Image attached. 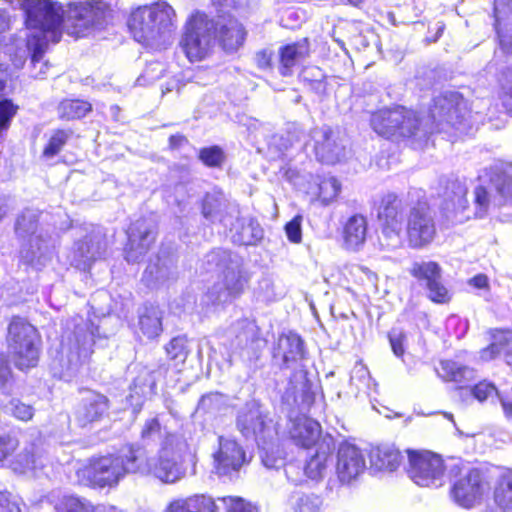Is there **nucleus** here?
Returning a JSON list of instances; mask_svg holds the SVG:
<instances>
[{"instance_id":"1","label":"nucleus","mask_w":512,"mask_h":512,"mask_svg":"<svg viewBox=\"0 0 512 512\" xmlns=\"http://www.w3.org/2000/svg\"><path fill=\"white\" fill-rule=\"evenodd\" d=\"M471 112L466 100L457 92H445L433 100L432 125L423 124L415 112L404 107L379 110L371 116L373 130L386 138H407L414 148H422L435 128L438 132L458 136L471 127Z\"/></svg>"},{"instance_id":"2","label":"nucleus","mask_w":512,"mask_h":512,"mask_svg":"<svg viewBox=\"0 0 512 512\" xmlns=\"http://www.w3.org/2000/svg\"><path fill=\"white\" fill-rule=\"evenodd\" d=\"M16 5L25 13V29L12 37L14 52L11 61L20 69L31 49L33 63L36 64L48 43L59 42L64 6L52 0H17Z\"/></svg>"},{"instance_id":"3","label":"nucleus","mask_w":512,"mask_h":512,"mask_svg":"<svg viewBox=\"0 0 512 512\" xmlns=\"http://www.w3.org/2000/svg\"><path fill=\"white\" fill-rule=\"evenodd\" d=\"M245 37L244 27L231 15H218L214 19L196 12L185 24L180 47L189 61L195 62L206 58L217 42L226 52H235L243 45Z\"/></svg>"},{"instance_id":"4","label":"nucleus","mask_w":512,"mask_h":512,"mask_svg":"<svg viewBox=\"0 0 512 512\" xmlns=\"http://www.w3.org/2000/svg\"><path fill=\"white\" fill-rule=\"evenodd\" d=\"M128 26L135 41L141 45L153 50L166 49L174 40L176 12L166 1H157L135 9Z\"/></svg>"},{"instance_id":"5","label":"nucleus","mask_w":512,"mask_h":512,"mask_svg":"<svg viewBox=\"0 0 512 512\" xmlns=\"http://www.w3.org/2000/svg\"><path fill=\"white\" fill-rule=\"evenodd\" d=\"M209 270L218 272L217 280L208 290L207 297L214 304L230 303L243 294L248 286L250 274L237 255L223 249L206 255Z\"/></svg>"},{"instance_id":"6","label":"nucleus","mask_w":512,"mask_h":512,"mask_svg":"<svg viewBox=\"0 0 512 512\" xmlns=\"http://www.w3.org/2000/svg\"><path fill=\"white\" fill-rule=\"evenodd\" d=\"M187 448V442L182 436L167 435L161 443L157 457L148 458L143 448L135 447L139 460L130 469L139 474L153 475L165 483H175L185 475L182 455Z\"/></svg>"},{"instance_id":"7","label":"nucleus","mask_w":512,"mask_h":512,"mask_svg":"<svg viewBox=\"0 0 512 512\" xmlns=\"http://www.w3.org/2000/svg\"><path fill=\"white\" fill-rule=\"evenodd\" d=\"M512 168L495 163L479 176L481 184L474 189V214L483 218L512 202Z\"/></svg>"},{"instance_id":"8","label":"nucleus","mask_w":512,"mask_h":512,"mask_svg":"<svg viewBox=\"0 0 512 512\" xmlns=\"http://www.w3.org/2000/svg\"><path fill=\"white\" fill-rule=\"evenodd\" d=\"M97 337L98 328L91 321L80 316L67 321L62 335V349L66 357L64 377L76 376L88 363Z\"/></svg>"},{"instance_id":"9","label":"nucleus","mask_w":512,"mask_h":512,"mask_svg":"<svg viewBox=\"0 0 512 512\" xmlns=\"http://www.w3.org/2000/svg\"><path fill=\"white\" fill-rule=\"evenodd\" d=\"M41 212L37 209L26 208L18 214L14 230L17 238L21 240V260L40 269L51 256L50 237L39 226Z\"/></svg>"},{"instance_id":"10","label":"nucleus","mask_w":512,"mask_h":512,"mask_svg":"<svg viewBox=\"0 0 512 512\" xmlns=\"http://www.w3.org/2000/svg\"><path fill=\"white\" fill-rule=\"evenodd\" d=\"M111 13L104 0L70 2L64 7L62 30L75 38L86 37L101 30Z\"/></svg>"},{"instance_id":"11","label":"nucleus","mask_w":512,"mask_h":512,"mask_svg":"<svg viewBox=\"0 0 512 512\" xmlns=\"http://www.w3.org/2000/svg\"><path fill=\"white\" fill-rule=\"evenodd\" d=\"M40 336L37 329L20 317H14L8 327V352L20 369L35 367L39 359Z\"/></svg>"},{"instance_id":"12","label":"nucleus","mask_w":512,"mask_h":512,"mask_svg":"<svg viewBox=\"0 0 512 512\" xmlns=\"http://www.w3.org/2000/svg\"><path fill=\"white\" fill-rule=\"evenodd\" d=\"M139 456L135 454V446L123 449L118 456H103L92 459L81 473L87 476L92 485L98 487L114 486L128 473H136L130 466H136Z\"/></svg>"},{"instance_id":"13","label":"nucleus","mask_w":512,"mask_h":512,"mask_svg":"<svg viewBox=\"0 0 512 512\" xmlns=\"http://www.w3.org/2000/svg\"><path fill=\"white\" fill-rule=\"evenodd\" d=\"M406 233L409 245L412 248L426 247L434 240L436 223L427 202L419 201L409 209Z\"/></svg>"},{"instance_id":"14","label":"nucleus","mask_w":512,"mask_h":512,"mask_svg":"<svg viewBox=\"0 0 512 512\" xmlns=\"http://www.w3.org/2000/svg\"><path fill=\"white\" fill-rule=\"evenodd\" d=\"M442 458L429 451L409 454V477L419 486L439 487L444 483Z\"/></svg>"},{"instance_id":"15","label":"nucleus","mask_w":512,"mask_h":512,"mask_svg":"<svg viewBox=\"0 0 512 512\" xmlns=\"http://www.w3.org/2000/svg\"><path fill=\"white\" fill-rule=\"evenodd\" d=\"M202 215L211 223L232 228L234 221L239 217V208L221 190L215 189L205 194L202 201Z\"/></svg>"},{"instance_id":"16","label":"nucleus","mask_w":512,"mask_h":512,"mask_svg":"<svg viewBox=\"0 0 512 512\" xmlns=\"http://www.w3.org/2000/svg\"><path fill=\"white\" fill-rule=\"evenodd\" d=\"M409 273L418 281L424 282L428 297L433 302L445 303L450 299L447 288L441 283L442 269L434 261H414Z\"/></svg>"},{"instance_id":"17","label":"nucleus","mask_w":512,"mask_h":512,"mask_svg":"<svg viewBox=\"0 0 512 512\" xmlns=\"http://www.w3.org/2000/svg\"><path fill=\"white\" fill-rule=\"evenodd\" d=\"M236 426L246 438H263L270 435L271 420L256 401L247 402L237 413Z\"/></svg>"},{"instance_id":"18","label":"nucleus","mask_w":512,"mask_h":512,"mask_svg":"<svg viewBox=\"0 0 512 512\" xmlns=\"http://www.w3.org/2000/svg\"><path fill=\"white\" fill-rule=\"evenodd\" d=\"M487 490V483L480 471L471 469L454 483L452 496L460 506L471 508L482 500Z\"/></svg>"},{"instance_id":"19","label":"nucleus","mask_w":512,"mask_h":512,"mask_svg":"<svg viewBox=\"0 0 512 512\" xmlns=\"http://www.w3.org/2000/svg\"><path fill=\"white\" fill-rule=\"evenodd\" d=\"M366 469L365 455L360 448L350 443H342L336 455V474L339 481L349 484Z\"/></svg>"},{"instance_id":"20","label":"nucleus","mask_w":512,"mask_h":512,"mask_svg":"<svg viewBox=\"0 0 512 512\" xmlns=\"http://www.w3.org/2000/svg\"><path fill=\"white\" fill-rule=\"evenodd\" d=\"M127 234L126 260L137 262L147 253L155 240V225L151 220L139 219L131 224Z\"/></svg>"},{"instance_id":"21","label":"nucleus","mask_w":512,"mask_h":512,"mask_svg":"<svg viewBox=\"0 0 512 512\" xmlns=\"http://www.w3.org/2000/svg\"><path fill=\"white\" fill-rule=\"evenodd\" d=\"M10 466L17 473L31 472L39 476L48 475L53 469V462L43 448L31 444L15 456Z\"/></svg>"},{"instance_id":"22","label":"nucleus","mask_w":512,"mask_h":512,"mask_svg":"<svg viewBox=\"0 0 512 512\" xmlns=\"http://www.w3.org/2000/svg\"><path fill=\"white\" fill-rule=\"evenodd\" d=\"M317 158L324 163L334 164L343 156V145L328 126L317 127L311 131Z\"/></svg>"},{"instance_id":"23","label":"nucleus","mask_w":512,"mask_h":512,"mask_svg":"<svg viewBox=\"0 0 512 512\" xmlns=\"http://www.w3.org/2000/svg\"><path fill=\"white\" fill-rule=\"evenodd\" d=\"M215 468L220 475L238 470L245 462V452L233 439L219 437V450L214 454Z\"/></svg>"},{"instance_id":"24","label":"nucleus","mask_w":512,"mask_h":512,"mask_svg":"<svg viewBox=\"0 0 512 512\" xmlns=\"http://www.w3.org/2000/svg\"><path fill=\"white\" fill-rule=\"evenodd\" d=\"M108 410V399L106 396L89 391L82 398L76 410V420L84 427L90 423L99 421Z\"/></svg>"},{"instance_id":"25","label":"nucleus","mask_w":512,"mask_h":512,"mask_svg":"<svg viewBox=\"0 0 512 512\" xmlns=\"http://www.w3.org/2000/svg\"><path fill=\"white\" fill-rule=\"evenodd\" d=\"M494 17L500 47L512 53V0H495Z\"/></svg>"},{"instance_id":"26","label":"nucleus","mask_w":512,"mask_h":512,"mask_svg":"<svg viewBox=\"0 0 512 512\" xmlns=\"http://www.w3.org/2000/svg\"><path fill=\"white\" fill-rule=\"evenodd\" d=\"M304 343L301 337L293 332L279 337L274 358L281 361V367L289 368L291 364L304 358Z\"/></svg>"},{"instance_id":"27","label":"nucleus","mask_w":512,"mask_h":512,"mask_svg":"<svg viewBox=\"0 0 512 512\" xmlns=\"http://www.w3.org/2000/svg\"><path fill=\"white\" fill-rule=\"evenodd\" d=\"M321 428L318 422L306 416L291 420L289 434L296 445L309 448L319 439Z\"/></svg>"},{"instance_id":"28","label":"nucleus","mask_w":512,"mask_h":512,"mask_svg":"<svg viewBox=\"0 0 512 512\" xmlns=\"http://www.w3.org/2000/svg\"><path fill=\"white\" fill-rule=\"evenodd\" d=\"M175 278V265L171 258L157 257L150 262L143 273L142 280L148 287L155 288L164 285Z\"/></svg>"},{"instance_id":"29","label":"nucleus","mask_w":512,"mask_h":512,"mask_svg":"<svg viewBox=\"0 0 512 512\" xmlns=\"http://www.w3.org/2000/svg\"><path fill=\"white\" fill-rule=\"evenodd\" d=\"M312 183L306 192L315 196L323 205L332 203L338 197L341 191L340 182L333 176H310Z\"/></svg>"},{"instance_id":"30","label":"nucleus","mask_w":512,"mask_h":512,"mask_svg":"<svg viewBox=\"0 0 512 512\" xmlns=\"http://www.w3.org/2000/svg\"><path fill=\"white\" fill-rule=\"evenodd\" d=\"M309 54L308 41L306 39L288 44L280 49L279 71L283 76H290L293 67L302 62Z\"/></svg>"},{"instance_id":"31","label":"nucleus","mask_w":512,"mask_h":512,"mask_svg":"<svg viewBox=\"0 0 512 512\" xmlns=\"http://www.w3.org/2000/svg\"><path fill=\"white\" fill-rule=\"evenodd\" d=\"M103 254V246L100 240L92 238L79 241L75 244L71 264L81 270L90 268L91 263Z\"/></svg>"},{"instance_id":"32","label":"nucleus","mask_w":512,"mask_h":512,"mask_svg":"<svg viewBox=\"0 0 512 512\" xmlns=\"http://www.w3.org/2000/svg\"><path fill=\"white\" fill-rule=\"evenodd\" d=\"M103 254V246L100 240L92 238L79 241L75 244L71 264L81 270L90 268L91 263Z\"/></svg>"},{"instance_id":"33","label":"nucleus","mask_w":512,"mask_h":512,"mask_svg":"<svg viewBox=\"0 0 512 512\" xmlns=\"http://www.w3.org/2000/svg\"><path fill=\"white\" fill-rule=\"evenodd\" d=\"M403 209V202L397 195L393 193L385 195L382 198L378 209V219L380 225L402 227Z\"/></svg>"},{"instance_id":"34","label":"nucleus","mask_w":512,"mask_h":512,"mask_svg":"<svg viewBox=\"0 0 512 512\" xmlns=\"http://www.w3.org/2000/svg\"><path fill=\"white\" fill-rule=\"evenodd\" d=\"M367 220L362 215L351 216L343 231V238L346 248L358 250L366 241Z\"/></svg>"},{"instance_id":"35","label":"nucleus","mask_w":512,"mask_h":512,"mask_svg":"<svg viewBox=\"0 0 512 512\" xmlns=\"http://www.w3.org/2000/svg\"><path fill=\"white\" fill-rule=\"evenodd\" d=\"M402 455L394 446H378L370 451V461L376 470H396L402 462Z\"/></svg>"},{"instance_id":"36","label":"nucleus","mask_w":512,"mask_h":512,"mask_svg":"<svg viewBox=\"0 0 512 512\" xmlns=\"http://www.w3.org/2000/svg\"><path fill=\"white\" fill-rule=\"evenodd\" d=\"M438 375L445 381L466 384L476 379V371L466 365L452 360L440 362Z\"/></svg>"},{"instance_id":"37","label":"nucleus","mask_w":512,"mask_h":512,"mask_svg":"<svg viewBox=\"0 0 512 512\" xmlns=\"http://www.w3.org/2000/svg\"><path fill=\"white\" fill-rule=\"evenodd\" d=\"M219 505L204 495L178 499L170 503L165 512H217Z\"/></svg>"},{"instance_id":"38","label":"nucleus","mask_w":512,"mask_h":512,"mask_svg":"<svg viewBox=\"0 0 512 512\" xmlns=\"http://www.w3.org/2000/svg\"><path fill=\"white\" fill-rule=\"evenodd\" d=\"M55 512H121L114 507L95 505L86 498L67 495L55 505Z\"/></svg>"},{"instance_id":"39","label":"nucleus","mask_w":512,"mask_h":512,"mask_svg":"<svg viewBox=\"0 0 512 512\" xmlns=\"http://www.w3.org/2000/svg\"><path fill=\"white\" fill-rule=\"evenodd\" d=\"M139 327L149 339H154L162 332V311L158 306L147 305L139 315Z\"/></svg>"},{"instance_id":"40","label":"nucleus","mask_w":512,"mask_h":512,"mask_svg":"<svg viewBox=\"0 0 512 512\" xmlns=\"http://www.w3.org/2000/svg\"><path fill=\"white\" fill-rule=\"evenodd\" d=\"M493 497L501 509H512V470L503 472L495 480Z\"/></svg>"},{"instance_id":"41","label":"nucleus","mask_w":512,"mask_h":512,"mask_svg":"<svg viewBox=\"0 0 512 512\" xmlns=\"http://www.w3.org/2000/svg\"><path fill=\"white\" fill-rule=\"evenodd\" d=\"M491 337V344L480 352V357L484 361L496 358L512 342V330H494Z\"/></svg>"},{"instance_id":"42","label":"nucleus","mask_w":512,"mask_h":512,"mask_svg":"<svg viewBox=\"0 0 512 512\" xmlns=\"http://www.w3.org/2000/svg\"><path fill=\"white\" fill-rule=\"evenodd\" d=\"M329 457V447L325 449L321 445L316 454L305 465L304 472L307 477L316 481L322 479L328 468Z\"/></svg>"},{"instance_id":"43","label":"nucleus","mask_w":512,"mask_h":512,"mask_svg":"<svg viewBox=\"0 0 512 512\" xmlns=\"http://www.w3.org/2000/svg\"><path fill=\"white\" fill-rule=\"evenodd\" d=\"M459 395L462 397L463 394H466L468 398L471 396L474 397V399L478 400L479 402H484L489 398H493L497 396H501L503 393L499 392L496 386L488 381H481L475 386L471 388H465V387H459L458 388Z\"/></svg>"},{"instance_id":"44","label":"nucleus","mask_w":512,"mask_h":512,"mask_svg":"<svg viewBox=\"0 0 512 512\" xmlns=\"http://www.w3.org/2000/svg\"><path fill=\"white\" fill-rule=\"evenodd\" d=\"M91 110V104L82 100H64L58 107V114L62 119H78L84 117Z\"/></svg>"},{"instance_id":"45","label":"nucleus","mask_w":512,"mask_h":512,"mask_svg":"<svg viewBox=\"0 0 512 512\" xmlns=\"http://www.w3.org/2000/svg\"><path fill=\"white\" fill-rule=\"evenodd\" d=\"M167 435L174 434L168 433L164 428H162L157 418L146 420L140 432L141 441L145 445H148L151 442H160L161 444Z\"/></svg>"},{"instance_id":"46","label":"nucleus","mask_w":512,"mask_h":512,"mask_svg":"<svg viewBox=\"0 0 512 512\" xmlns=\"http://www.w3.org/2000/svg\"><path fill=\"white\" fill-rule=\"evenodd\" d=\"M71 135L72 131L70 130L54 131L43 149L42 157L45 159H52L58 155L70 139Z\"/></svg>"},{"instance_id":"47","label":"nucleus","mask_w":512,"mask_h":512,"mask_svg":"<svg viewBox=\"0 0 512 512\" xmlns=\"http://www.w3.org/2000/svg\"><path fill=\"white\" fill-rule=\"evenodd\" d=\"M381 236L379 238L380 245L383 250L392 251L402 245V227H394L391 225H380Z\"/></svg>"},{"instance_id":"48","label":"nucleus","mask_w":512,"mask_h":512,"mask_svg":"<svg viewBox=\"0 0 512 512\" xmlns=\"http://www.w3.org/2000/svg\"><path fill=\"white\" fill-rule=\"evenodd\" d=\"M168 356L177 362H184L188 355L187 339L184 336L174 337L167 345Z\"/></svg>"},{"instance_id":"49","label":"nucleus","mask_w":512,"mask_h":512,"mask_svg":"<svg viewBox=\"0 0 512 512\" xmlns=\"http://www.w3.org/2000/svg\"><path fill=\"white\" fill-rule=\"evenodd\" d=\"M499 83L503 104L512 114V66L501 73Z\"/></svg>"},{"instance_id":"50","label":"nucleus","mask_w":512,"mask_h":512,"mask_svg":"<svg viewBox=\"0 0 512 512\" xmlns=\"http://www.w3.org/2000/svg\"><path fill=\"white\" fill-rule=\"evenodd\" d=\"M300 78L308 83L310 87L318 92L324 90V78L323 71L318 67H307L300 73Z\"/></svg>"},{"instance_id":"51","label":"nucleus","mask_w":512,"mask_h":512,"mask_svg":"<svg viewBox=\"0 0 512 512\" xmlns=\"http://www.w3.org/2000/svg\"><path fill=\"white\" fill-rule=\"evenodd\" d=\"M225 405V397L220 393H209L199 400L197 409L205 413L219 411Z\"/></svg>"},{"instance_id":"52","label":"nucleus","mask_w":512,"mask_h":512,"mask_svg":"<svg viewBox=\"0 0 512 512\" xmlns=\"http://www.w3.org/2000/svg\"><path fill=\"white\" fill-rule=\"evenodd\" d=\"M199 158L206 166L219 167L224 161V153L218 146H212L201 149Z\"/></svg>"},{"instance_id":"53","label":"nucleus","mask_w":512,"mask_h":512,"mask_svg":"<svg viewBox=\"0 0 512 512\" xmlns=\"http://www.w3.org/2000/svg\"><path fill=\"white\" fill-rule=\"evenodd\" d=\"M6 408L10 414L21 421L31 420L34 414L32 406L16 399L11 400Z\"/></svg>"},{"instance_id":"54","label":"nucleus","mask_w":512,"mask_h":512,"mask_svg":"<svg viewBox=\"0 0 512 512\" xmlns=\"http://www.w3.org/2000/svg\"><path fill=\"white\" fill-rule=\"evenodd\" d=\"M18 106L14 105L10 99L0 101V131L7 130L10 122L16 115Z\"/></svg>"},{"instance_id":"55","label":"nucleus","mask_w":512,"mask_h":512,"mask_svg":"<svg viewBox=\"0 0 512 512\" xmlns=\"http://www.w3.org/2000/svg\"><path fill=\"white\" fill-rule=\"evenodd\" d=\"M215 502L219 505V508L223 507L227 512H252L250 506L239 497H222Z\"/></svg>"},{"instance_id":"56","label":"nucleus","mask_w":512,"mask_h":512,"mask_svg":"<svg viewBox=\"0 0 512 512\" xmlns=\"http://www.w3.org/2000/svg\"><path fill=\"white\" fill-rule=\"evenodd\" d=\"M321 500L315 495H303L298 498L295 512H319Z\"/></svg>"},{"instance_id":"57","label":"nucleus","mask_w":512,"mask_h":512,"mask_svg":"<svg viewBox=\"0 0 512 512\" xmlns=\"http://www.w3.org/2000/svg\"><path fill=\"white\" fill-rule=\"evenodd\" d=\"M19 441L10 434L0 435V463L12 455L17 449Z\"/></svg>"},{"instance_id":"58","label":"nucleus","mask_w":512,"mask_h":512,"mask_svg":"<svg viewBox=\"0 0 512 512\" xmlns=\"http://www.w3.org/2000/svg\"><path fill=\"white\" fill-rule=\"evenodd\" d=\"M302 216L296 215L291 221L285 225L287 238L292 243H300L302 240Z\"/></svg>"},{"instance_id":"59","label":"nucleus","mask_w":512,"mask_h":512,"mask_svg":"<svg viewBox=\"0 0 512 512\" xmlns=\"http://www.w3.org/2000/svg\"><path fill=\"white\" fill-rule=\"evenodd\" d=\"M156 372H145V379L142 381V377H138L135 382V388H139L144 396L152 395L155 393L156 387Z\"/></svg>"},{"instance_id":"60","label":"nucleus","mask_w":512,"mask_h":512,"mask_svg":"<svg viewBox=\"0 0 512 512\" xmlns=\"http://www.w3.org/2000/svg\"><path fill=\"white\" fill-rule=\"evenodd\" d=\"M0 512H21L20 499L8 492H0Z\"/></svg>"},{"instance_id":"61","label":"nucleus","mask_w":512,"mask_h":512,"mask_svg":"<svg viewBox=\"0 0 512 512\" xmlns=\"http://www.w3.org/2000/svg\"><path fill=\"white\" fill-rule=\"evenodd\" d=\"M16 1L0 0V33L7 31L11 26L9 8L16 9Z\"/></svg>"},{"instance_id":"62","label":"nucleus","mask_w":512,"mask_h":512,"mask_svg":"<svg viewBox=\"0 0 512 512\" xmlns=\"http://www.w3.org/2000/svg\"><path fill=\"white\" fill-rule=\"evenodd\" d=\"M263 231L258 224L250 222L247 226L243 227V236L241 238L242 244L250 245L261 239Z\"/></svg>"},{"instance_id":"63","label":"nucleus","mask_w":512,"mask_h":512,"mask_svg":"<svg viewBox=\"0 0 512 512\" xmlns=\"http://www.w3.org/2000/svg\"><path fill=\"white\" fill-rule=\"evenodd\" d=\"M45 52V50L43 51ZM43 55L41 54L36 64L33 63V49L29 51L28 57H31V77L34 79H44L47 75L49 65L46 61H43Z\"/></svg>"},{"instance_id":"64","label":"nucleus","mask_w":512,"mask_h":512,"mask_svg":"<svg viewBox=\"0 0 512 512\" xmlns=\"http://www.w3.org/2000/svg\"><path fill=\"white\" fill-rule=\"evenodd\" d=\"M404 338V334L396 329H393L389 334L391 348L397 357H401L404 354Z\"/></svg>"}]
</instances>
